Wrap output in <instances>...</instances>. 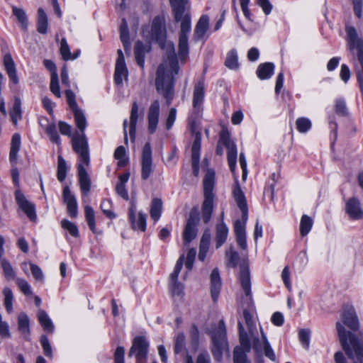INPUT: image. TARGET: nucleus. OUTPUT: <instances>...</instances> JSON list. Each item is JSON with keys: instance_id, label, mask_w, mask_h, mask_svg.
<instances>
[{"instance_id": "obj_1", "label": "nucleus", "mask_w": 363, "mask_h": 363, "mask_svg": "<svg viewBox=\"0 0 363 363\" xmlns=\"http://www.w3.org/2000/svg\"><path fill=\"white\" fill-rule=\"evenodd\" d=\"M179 67L172 43L168 45L167 60L157 67L155 79L157 91L166 99L169 106L174 96V76L179 72Z\"/></svg>"}, {"instance_id": "obj_2", "label": "nucleus", "mask_w": 363, "mask_h": 363, "mask_svg": "<svg viewBox=\"0 0 363 363\" xmlns=\"http://www.w3.org/2000/svg\"><path fill=\"white\" fill-rule=\"evenodd\" d=\"M336 329L340 344L348 358L354 363H363V337L347 331L339 321L336 323ZM334 357L335 363H347L341 352H337Z\"/></svg>"}, {"instance_id": "obj_3", "label": "nucleus", "mask_w": 363, "mask_h": 363, "mask_svg": "<svg viewBox=\"0 0 363 363\" xmlns=\"http://www.w3.org/2000/svg\"><path fill=\"white\" fill-rule=\"evenodd\" d=\"M175 22H181L179 37V55L182 61L189 54L188 35L191 31L189 0H169Z\"/></svg>"}, {"instance_id": "obj_4", "label": "nucleus", "mask_w": 363, "mask_h": 363, "mask_svg": "<svg viewBox=\"0 0 363 363\" xmlns=\"http://www.w3.org/2000/svg\"><path fill=\"white\" fill-rule=\"evenodd\" d=\"M204 201L202 204V218L205 223H208L211 218L213 211V190L215 184V172L208 169L203 181Z\"/></svg>"}, {"instance_id": "obj_5", "label": "nucleus", "mask_w": 363, "mask_h": 363, "mask_svg": "<svg viewBox=\"0 0 363 363\" xmlns=\"http://www.w3.org/2000/svg\"><path fill=\"white\" fill-rule=\"evenodd\" d=\"M220 144L227 148L228 166L230 171L233 172L237 162V147L235 143L230 140L229 131L226 128H223L220 133V138L216 150V154L220 156L223 154V148Z\"/></svg>"}, {"instance_id": "obj_6", "label": "nucleus", "mask_w": 363, "mask_h": 363, "mask_svg": "<svg viewBox=\"0 0 363 363\" xmlns=\"http://www.w3.org/2000/svg\"><path fill=\"white\" fill-rule=\"evenodd\" d=\"M233 193L237 205L242 212V220H235L234 223V232L235 235H244L246 234L245 223L248 218V208L244 193L238 182L233 189Z\"/></svg>"}, {"instance_id": "obj_7", "label": "nucleus", "mask_w": 363, "mask_h": 363, "mask_svg": "<svg viewBox=\"0 0 363 363\" xmlns=\"http://www.w3.org/2000/svg\"><path fill=\"white\" fill-rule=\"evenodd\" d=\"M74 152L79 156V163L88 167L90 164L89 148L88 139L85 133H76L72 138Z\"/></svg>"}, {"instance_id": "obj_8", "label": "nucleus", "mask_w": 363, "mask_h": 363, "mask_svg": "<svg viewBox=\"0 0 363 363\" xmlns=\"http://www.w3.org/2000/svg\"><path fill=\"white\" fill-rule=\"evenodd\" d=\"M213 347L211 350L214 359L220 361L223 356V352L228 346L226 340V330L223 320L219 322L218 329L212 335Z\"/></svg>"}, {"instance_id": "obj_9", "label": "nucleus", "mask_w": 363, "mask_h": 363, "mask_svg": "<svg viewBox=\"0 0 363 363\" xmlns=\"http://www.w3.org/2000/svg\"><path fill=\"white\" fill-rule=\"evenodd\" d=\"M149 351V342L144 336H138L133 340L128 357L134 356L136 363H145Z\"/></svg>"}, {"instance_id": "obj_10", "label": "nucleus", "mask_w": 363, "mask_h": 363, "mask_svg": "<svg viewBox=\"0 0 363 363\" xmlns=\"http://www.w3.org/2000/svg\"><path fill=\"white\" fill-rule=\"evenodd\" d=\"M200 221L199 213L196 211L192 210L190 213L189 218L186 220V223L184 227L183 232V240L184 244H189L194 239L196 238L197 235V225Z\"/></svg>"}, {"instance_id": "obj_11", "label": "nucleus", "mask_w": 363, "mask_h": 363, "mask_svg": "<svg viewBox=\"0 0 363 363\" xmlns=\"http://www.w3.org/2000/svg\"><path fill=\"white\" fill-rule=\"evenodd\" d=\"M167 30L163 16H157L153 18L150 39L157 42L163 47L166 41Z\"/></svg>"}, {"instance_id": "obj_12", "label": "nucleus", "mask_w": 363, "mask_h": 363, "mask_svg": "<svg viewBox=\"0 0 363 363\" xmlns=\"http://www.w3.org/2000/svg\"><path fill=\"white\" fill-rule=\"evenodd\" d=\"M184 256L182 255L178 259L173 272L170 274V289L172 296L180 298L184 296V285L179 282L177 279L184 264Z\"/></svg>"}, {"instance_id": "obj_13", "label": "nucleus", "mask_w": 363, "mask_h": 363, "mask_svg": "<svg viewBox=\"0 0 363 363\" xmlns=\"http://www.w3.org/2000/svg\"><path fill=\"white\" fill-rule=\"evenodd\" d=\"M153 172L152 148L149 143H145L143 148L141 158V178L147 180Z\"/></svg>"}, {"instance_id": "obj_14", "label": "nucleus", "mask_w": 363, "mask_h": 363, "mask_svg": "<svg viewBox=\"0 0 363 363\" xmlns=\"http://www.w3.org/2000/svg\"><path fill=\"white\" fill-rule=\"evenodd\" d=\"M15 199L19 208L26 214L27 217L33 222L36 221L37 215L35 204L27 200L20 190L15 191Z\"/></svg>"}, {"instance_id": "obj_15", "label": "nucleus", "mask_w": 363, "mask_h": 363, "mask_svg": "<svg viewBox=\"0 0 363 363\" xmlns=\"http://www.w3.org/2000/svg\"><path fill=\"white\" fill-rule=\"evenodd\" d=\"M342 323L352 331L359 329V322L352 306H345L341 315Z\"/></svg>"}, {"instance_id": "obj_16", "label": "nucleus", "mask_w": 363, "mask_h": 363, "mask_svg": "<svg viewBox=\"0 0 363 363\" xmlns=\"http://www.w3.org/2000/svg\"><path fill=\"white\" fill-rule=\"evenodd\" d=\"M117 52L118 57L116 63L114 81L117 85H121L123 83V79L128 77V69L122 50H118Z\"/></svg>"}, {"instance_id": "obj_17", "label": "nucleus", "mask_w": 363, "mask_h": 363, "mask_svg": "<svg viewBox=\"0 0 363 363\" xmlns=\"http://www.w3.org/2000/svg\"><path fill=\"white\" fill-rule=\"evenodd\" d=\"M160 116V102L158 100H155L149 107L147 112L148 121V132L150 134L156 131L157 124L159 122Z\"/></svg>"}, {"instance_id": "obj_18", "label": "nucleus", "mask_w": 363, "mask_h": 363, "mask_svg": "<svg viewBox=\"0 0 363 363\" xmlns=\"http://www.w3.org/2000/svg\"><path fill=\"white\" fill-rule=\"evenodd\" d=\"M62 198L64 203L67 205V213L69 216L73 218H76L78 214L77 200L67 186H65L63 189Z\"/></svg>"}, {"instance_id": "obj_19", "label": "nucleus", "mask_w": 363, "mask_h": 363, "mask_svg": "<svg viewBox=\"0 0 363 363\" xmlns=\"http://www.w3.org/2000/svg\"><path fill=\"white\" fill-rule=\"evenodd\" d=\"M345 211L350 218L353 220L363 218V211L359 201L356 198L350 199L345 205Z\"/></svg>"}, {"instance_id": "obj_20", "label": "nucleus", "mask_w": 363, "mask_h": 363, "mask_svg": "<svg viewBox=\"0 0 363 363\" xmlns=\"http://www.w3.org/2000/svg\"><path fill=\"white\" fill-rule=\"evenodd\" d=\"M85 164H77V172L80 188L84 195H86L90 191L91 179L85 169Z\"/></svg>"}, {"instance_id": "obj_21", "label": "nucleus", "mask_w": 363, "mask_h": 363, "mask_svg": "<svg viewBox=\"0 0 363 363\" xmlns=\"http://www.w3.org/2000/svg\"><path fill=\"white\" fill-rule=\"evenodd\" d=\"M209 28V18L207 15H202L199 19L194 33V39L196 41L203 40Z\"/></svg>"}, {"instance_id": "obj_22", "label": "nucleus", "mask_w": 363, "mask_h": 363, "mask_svg": "<svg viewBox=\"0 0 363 363\" xmlns=\"http://www.w3.org/2000/svg\"><path fill=\"white\" fill-rule=\"evenodd\" d=\"M150 50V45H145L143 42L138 40L135 43L134 47L135 58L137 64L142 68H144L145 54Z\"/></svg>"}, {"instance_id": "obj_23", "label": "nucleus", "mask_w": 363, "mask_h": 363, "mask_svg": "<svg viewBox=\"0 0 363 363\" xmlns=\"http://www.w3.org/2000/svg\"><path fill=\"white\" fill-rule=\"evenodd\" d=\"M204 95L205 82L204 79L201 78L196 83L194 88L193 106L194 108H198L202 104L204 99Z\"/></svg>"}, {"instance_id": "obj_24", "label": "nucleus", "mask_w": 363, "mask_h": 363, "mask_svg": "<svg viewBox=\"0 0 363 363\" xmlns=\"http://www.w3.org/2000/svg\"><path fill=\"white\" fill-rule=\"evenodd\" d=\"M129 220L131 223L132 228L133 229H138L141 231H145L146 229V218L147 215L144 213L139 212L138 218L136 220L135 216V208L133 207H130L129 208Z\"/></svg>"}, {"instance_id": "obj_25", "label": "nucleus", "mask_w": 363, "mask_h": 363, "mask_svg": "<svg viewBox=\"0 0 363 363\" xmlns=\"http://www.w3.org/2000/svg\"><path fill=\"white\" fill-rule=\"evenodd\" d=\"M240 281L242 289H243L246 296L250 297V299L251 300L252 292L250 271L247 267L245 265L240 266Z\"/></svg>"}, {"instance_id": "obj_26", "label": "nucleus", "mask_w": 363, "mask_h": 363, "mask_svg": "<svg viewBox=\"0 0 363 363\" xmlns=\"http://www.w3.org/2000/svg\"><path fill=\"white\" fill-rule=\"evenodd\" d=\"M221 285V279L218 269L215 268L211 274V294L214 301H216L218 298Z\"/></svg>"}, {"instance_id": "obj_27", "label": "nucleus", "mask_w": 363, "mask_h": 363, "mask_svg": "<svg viewBox=\"0 0 363 363\" xmlns=\"http://www.w3.org/2000/svg\"><path fill=\"white\" fill-rule=\"evenodd\" d=\"M4 65L10 80L12 81L13 84H17L19 80L16 74L14 61L10 53H7L4 55Z\"/></svg>"}, {"instance_id": "obj_28", "label": "nucleus", "mask_w": 363, "mask_h": 363, "mask_svg": "<svg viewBox=\"0 0 363 363\" xmlns=\"http://www.w3.org/2000/svg\"><path fill=\"white\" fill-rule=\"evenodd\" d=\"M138 119V105L137 101H134L132 104L130 116V127L129 135L132 142L135 139L136 125Z\"/></svg>"}, {"instance_id": "obj_29", "label": "nucleus", "mask_w": 363, "mask_h": 363, "mask_svg": "<svg viewBox=\"0 0 363 363\" xmlns=\"http://www.w3.org/2000/svg\"><path fill=\"white\" fill-rule=\"evenodd\" d=\"M228 235V228L222 220L216 225V247H220L226 241Z\"/></svg>"}, {"instance_id": "obj_30", "label": "nucleus", "mask_w": 363, "mask_h": 363, "mask_svg": "<svg viewBox=\"0 0 363 363\" xmlns=\"http://www.w3.org/2000/svg\"><path fill=\"white\" fill-rule=\"evenodd\" d=\"M21 135L19 133H14L11 138V148L9 152V160L11 163H16L18 152L21 147Z\"/></svg>"}, {"instance_id": "obj_31", "label": "nucleus", "mask_w": 363, "mask_h": 363, "mask_svg": "<svg viewBox=\"0 0 363 363\" xmlns=\"http://www.w3.org/2000/svg\"><path fill=\"white\" fill-rule=\"evenodd\" d=\"M37 316L40 324L45 331L50 333L54 332V325L46 311L40 309L38 312Z\"/></svg>"}, {"instance_id": "obj_32", "label": "nucleus", "mask_w": 363, "mask_h": 363, "mask_svg": "<svg viewBox=\"0 0 363 363\" xmlns=\"http://www.w3.org/2000/svg\"><path fill=\"white\" fill-rule=\"evenodd\" d=\"M274 65L272 62L260 64L257 69V77L263 80L270 78L274 74Z\"/></svg>"}, {"instance_id": "obj_33", "label": "nucleus", "mask_w": 363, "mask_h": 363, "mask_svg": "<svg viewBox=\"0 0 363 363\" xmlns=\"http://www.w3.org/2000/svg\"><path fill=\"white\" fill-rule=\"evenodd\" d=\"M120 38L123 45L124 49L126 50L127 48L130 46V36L129 30L127 21L125 18L121 20V23L119 27Z\"/></svg>"}, {"instance_id": "obj_34", "label": "nucleus", "mask_w": 363, "mask_h": 363, "mask_svg": "<svg viewBox=\"0 0 363 363\" xmlns=\"http://www.w3.org/2000/svg\"><path fill=\"white\" fill-rule=\"evenodd\" d=\"M48 17L42 8L38 10L37 30L41 34H46L48 32Z\"/></svg>"}, {"instance_id": "obj_35", "label": "nucleus", "mask_w": 363, "mask_h": 363, "mask_svg": "<svg viewBox=\"0 0 363 363\" xmlns=\"http://www.w3.org/2000/svg\"><path fill=\"white\" fill-rule=\"evenodd\" d=\"M73 112L75 125L79 129L80 133H84V130L86 128V119L83 113V111L79 108L77 110H74Z\"/></svg>"}, {"instance_id": "obj_36", "label": "nucleus", "mask_w": 363, "mask_h": 363, "mask_svg": "<svg viewBox=\"0 0 363 363\" xmlns=\"http://www.w3.org/2000/svg\"><path fill=\"white\" fill-rule=\"evenodd\" d=\"M162 209V201L160 199L155 198L152 200L150 207V216L155 220L157 221L160 216Z\"/></svg>"}, {"instance_id": "obj_37", "label": "nucleus", "mask_w": 363, "mask_h": 363, "mask_svg": "<svg viewBox=\"0 0 363 363\" xmlns=\"http://www.w3.org/2000/svg\"><path fill=\"white\" fill-rule=\"evenodd\" d=\"M10 115L11 121L15 125L17 124L18 121L22 118L21 101L18 97H16L14 99V103Z\"/></svg>"}, {"instance_id": "obj_38", "label": "nucleus", "mask_w": 363, "mask_h": 363, "mask_svg": "<svg viewBox=\"0 0 363 363\" xmlns=\"http://www.w3.org/2000/svg\"><path fill=\"white\" fill-rule=\"evenodd\" d=\"M84 213L86 221L90 228V230L94 233H96V220H95V213L92 207L90 206H86L84 207Z\"/></svg>"}, {"instance_id": "obj_39", "label": "nucleus", "mask_w": 363, "mask_h": 363, "mask_svg": "<svg viewBox=\"0 0 363 363\" xmlns=\"http://www.w3.org/2000/svg\"><path fill=\"white\" fill-rule=\"evenodd\" d=\"M238 329L240 342L242 348L245 350V352H250L251 347L250 342L248 338L247 333L245 331L242 324L240 322L238 323Z\"/></svg>"}, {"instance_id": "obj_40", "label": "nucleus", "mask_w": 363, "mask_h": 363, "mask_svg": "<svg viewBox=\"0 0 363 363\" xmlns=\"http://www.w3.org/2000/svg\"><path fill=\"white\" fill-rule=\"evenodd\" d=\"M313 225V220L307 215H303L301 217L300 222V233L301 236L304 237L310 232Z\"/></svg>"}, {"instance_id": "obj_41", "label": "nucleus", "mask_w": 363, "mask_h": 363, "mask_svg": "<svg viewBox=\"0 0 363 363\" xmlns=\"http://www.w3.org/2000/svg\"><path fill=\"white\" fill-rule=\"evenodd\" d=\"M225 65L230 69H236L239 67L238 55L235 50H231L227 54Z\"/></svg>"}, {"instance_id": "obj_42", "label": "nucleus", "mask_w": 363, "mask_h": 363, "mask_svg": "<svg viewBox=\"0 0 363 363\" xmlns=\"http://www.w3.org/2000/svg\"><path fill=\"white\" fill-rule=\"evenodd\" d=\"M4 296V303L8 313L13 312V294L11 289L6 287L3 290Z\"/></svg>"}, {"instance_id": "obj_43", "label": "nucleus", "mask_w": 363, "mask_h": 363, "mask_svg": "<svg viewBox=\"0 0 363 363\" xmlns=\"http://www.w3.org/2000/svg\"><path fill=\"white\" fill-rule=\"evenodd\" d=\"M67 164L65 160L61 155H59L57 157V177L60 182H63L67 176Z\"/></svg>"}, {"instance_id": "obj_44", "label": "nucleus", "mask_w": 363, "mask_h": 363, "mask_svg": "<svg viewBox=\"0 0 363 363\" xmlns=\"http://www.w3.org/2000/svg\"><path fill=\"white\" fill-rule=\"evenodd\" d=\"M18 328L23 333H29V318L25 313H21L18 317Z\"/></svg>"}, {"instance_id": "obj_45", "label": "nucleus", "mask_w": 363, "mask_h": 363, "mask_svg": "<svg viewBox=\"0 0 363 363\" xmlns=\"http://www.w3.org/2000/svg\"><path fill=\"white\" fill-rule=\"evenodd\" d=\"M62 227L67 230L69 233L74 238H78L79 233L77 225L67 219H64L61 222Z\"/></svg>"}, {"instance_id": "obj_46", "label": "nucleus", "mask_w": 363, "mask_h": 363, "mask_svg": "<svg viewBox=\"0 0 363 363\" xmlns=\"http://www.w3.org/2000/svg\"><path fill=\"white\" fill-rule=\"evenodd\" d=\"M1 267L3 269L4 276L8 280L14 279L16 278L15 271L10 262L6 259H3L1 260Z\"/></svg>"}, {"instance_id": "obj_47", "label": "nucleus", "mask_w": 363, "mask_h": 363, "mask_svg": "<svg viewBox=\"0 0 363 363\" xmlns=\"http://www.w3.org/2000/svg\"><path fill=\"white\" fill-rule=\"evenodd\" d=\"M201 135L196 132L194 141L191 147V158L200 159Z\"/></svg>"}, {"instance_id": "obj_48", "label": "nucleus", "mask_w": 363, "mask_h": 363, "mask_svg": "<svg viewBox=\"0 0 363 363\" xmlns=\"http://www.w3.org/2000/svg\"><path fill=\"white\" fill-rule=\"evenodd\" d=\"M296 125L298 132L302 133L308 132L311 128V121L304 117L298 118L296 121Z\"/></svg>"}, {"instance_id": "obj_49", "label": "nucleus", "mask_w": 363, "mask_h": 363, "mask_svg": "<svg viewBox=\"0 0 363 363\" xmlns=\"http://www.w3.org/2000/svg\"><path fill=\"white\" fill-rule=\"evenodd\" d=\"M233 362L234 363H250L247 359L245 350L239 347H235L233 351Z\"/></svg>"}, {"instance_id": "obj_50", "label": "nucleus", "mask_w": 363, "mask_h": 363, "mask_svg": "<svg viewBox=\"0 0 363 363\" xmlns=\"http://www.w3.org/2000/svg\"><path fill=\"white\" fill-rule=\"evenodd\" d=\"M13 13L21 23L22 28L26 30L28 28V20L25 11L21 9L13 7Z\"/></svg>"}, {"instance_id": "obj_51", "label": "nucleus", "mask_w": 363, "mask_h": 363, "mask_svg": "<svg viewBox=\"0 0 363 363\" xmlns=\"http://www.w3.org/2000/svg\"><path fill=\"white\" fill-rule=\"evenodd\" d=\"M45 132L52 143L56 144H59L60 143V138L56 130L55 123H52L49 124L45 128Z\"/></svg>"}, {"instance_id": "obj_52", "label": "nucleus", "mask_w": 363, "mask_h": 363, "mask_svg": "<svg viewBox=\"0 0 363 363\" xmlns=\"http://www.w3.org/2000/svg\"><path fill=\"white\" fill-rule=\"evenodd\" d=\"M226 257L228 258V265L231 267H235L239 262L240 257L238 253L233 250L231 247L229 251L226 252Z\"/></svg>"}, {"instance_id": "obj_53", "label": "nucleus", "mask_w": 363, "mask_h": 363, "mask_svg": "<svg viewBox=\"0 0 363 363\" xmlns=\"http://www.w3.org/2000/svg\"><path fill=\"white\" fill-rule=\"evenodd\" d=\"M335 111L337 115L345 116L348 114L347 108L345 100L338 99L335 101Z\"/></svg>"}, {"instance_id": "obj_54", "label": "nucleus", "mask_w": 363, "mask_h": 363, "mask_svg": "<svg viewBox=\"0 0 363 363\" xmlns=\"http://www.w3.org/2000/svg\"><path fill=\"white\" fill-rule=\"evenodd\" d=\"M60 52L62 55V57L64 60H69L71 59H74L76 57H72L71 52L69 48L68 44L65 38H62L61 40Z\"/></svg>"}, {"instance_id": "obj_55", "label": "nucleus", "mask_w": 363, "mask_h": 363, "mask_svg": "<svg viewBox=\"0 0 363 363\" xmlns=\"http://www.w3.org/2000/svg\"><path fill=\"white\" fill-rule=\"evenodd\" d=\"M50 89L57 97L61 96L57 74H54V76L51 77Z\"/></svg>"}, {"instance_id": "obj_56", "label": "nucleus", "mask_w": 363, "mask_h": 363, "mask_svg": "<svg viewBox=\"0 0 363 363\" xmlns=\"http://www.w3.org/2000/svg\"><path fill=\"white\" fill-rule=\"evenodd\" d=\"M65 96L67 98V104H69L72 111L79 109L75 100V94L72 90L67 89L65 91Z\"/></svg>"}, {"instance_id": "obj_57", "label": "nucleus", "mask_w": 363, "mask_h": 363, "mask_svg": "<svg viewBox=\"0 0 363 363\" xmlns=\"http://www.w3.org/2000/svg\"><path fill=\"white\" fill-rule=\"evenodd\" d=\"M298 337L303 347L308 349L310 344V330L307 329H301L299 331Z\"/></svg>"}, {"instance_id": "obj_58", "label": "nucleus", "mask_w": 363, "mask_h": 363, "mask_svg": "<svg viewBox=\"0 0 363 363\" xmlns=\"http://www.w3.org/2000/svg\"><path fill=\"white\" fill-rule=\"evenodd\" d=\"M111 206V201L109 200H104L101 203V209L104 214L108 218L113 219L116 217V215L109 208Z\"/></svg>"}, {"instance_id": "obj_59", "label": "nucleus", "mask_w": 363, "mask_h": 363, "mask_svg": "<svg viewBox=\"0 0 363 363\" xmlns=\"http://www.w3.org/2000/svg\"><path fill=\"white\" fill-rule=\"evenodd\" d=\"M16 283L22 293H23L25 295L31 294L32 291L30 290V286L27 281L23 279L18 278L16 279Z\"/></svg>"}, {"instance_id": "obj_60", "label": "nucleus", "mask_w": 363, "mask_h": 363, "mask_svg": "<svg viewBox=\"0 0 363 363\" xmlns=\"http://www.w3.org/2000/svg\"><path fill=\"white\" fill-rule=\"evenodd\" d=\"M40 343L43 349L45 355L47 357H52V347L50 344L49 340L46 335L41 336Z\"/></svg>"}, {"instance_id": "obj_61", "label": "nucleus", "mask_w": 363, "mask_h": 363, "mask_svg": "<svg viewBox=\"0 0 363 363\" xmlns=\"http://www.w3.org/2000/svg\"><path fill=\"white\" fill-rule=\"evenodd\" d=\"M185 345V336L183 333H179L176 339L175 345H174V352L176 354L180 353L184 347Z\"/></svg>"}, {"instance_id": "obj_62", "label": "nucleus", "mask_w": 363, "mask_h": 363, "mask_svg": "<svg viewBox=\"0 0 363 363\" xmlns=\"http://www.w3.org/2000/svg\"><path fill=\"white\" fill-rule=\"evenodd\" d=\"M196 254V250L194 248H191L188 251L186 259L185 261V266L188 270H191V269L193 267Z\"/></svg>"}, {"instance_id": "obj_63", "label": "nucleus", "mask_w": 363, "mask_h": 363, "mask_svg": "<svg viewBox=\"0 0 363 363\" xmlns=\"http://www.w3.org/2000/svg\"><path fill=\"white\" fill-rule=\"evenodd\" d=\"M125 348L118 346L114 352V363H124Z\"/></svg>"}, {"instance_id": "obj_64", "label": "nucleus", "mask_w": 363, "mask_h": 363, "mask_svg": "<svg viewBox=\"0 0 363 363\" xmlns=\"http://www.w3.org/2000/svg\"><path fill=\"white\" fill-rule=\"evenodd\" d=\"M176 114H177V110L175 108H172L169 110L167 121H166V128L167 130H169L174 125V123L176 120Z\"/></svg>"}]
</instances>
